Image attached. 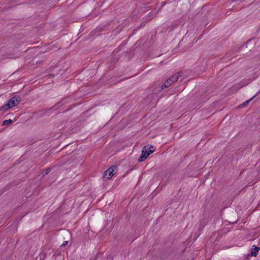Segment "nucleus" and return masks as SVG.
Returning a JSON list of instances; mask_svg holds the SVG:
<instances>
[{
    "label": "nucleus",
    "instance_id": "1",
    "mask_svg": "<svg viewBox=\"0 0 260 260\" xmlns=\"http://www.w3.org/2000/svg\"><path fill=\"white\" fill-rule=\"evenodd\" d=\"M117 172V167L115 166H113L108 169L104 173V178L107 179L111 178L114 174Z\"/></svg>",
    "mask_w": 260,
    "mask_h": 260
},
{
    "label": "nucleus",
    "instance_id": "2",
    "mask_svg": "<svg viewBox=\"0 0 260 260\" xmlns=\"http://www.w3.org/2000/svg\"><path fill=\"white\" fill-rule=\"evenodd\" d=\"M147 146H145L143 147L142 151V154L140 156V157L138 159V161L140 162H142L144 161L148 156V155H147Z\"/></svg>",
    "mask_w": 260,
    "mask_h": 260
},
{
    "label": "nucleus",
    "instance_id": "3",
    "mask_svg": "<svg viewBox=\"0 0 260 260\" xmlns=\"http://www.w3.org/2000/svg\"><path fill=\"white\" fill-rule=\"evenodd\" d=\"M183 73L182 72H178L175 74L172 75L170 78H169L171 81H172L173 83L175 82H176L179 77H180L182 75Z\"/></svg>",
    "mask_w": 260,
    "mask_h": 260
},
{
    "label": "nucleus",
    "instance_id": "4",
    "mask_svg": "<svg viewBox=\"0 0 260 260\" xmlns=\"http://www.w3.org/2000/svg\"><path fill=\"white\" fill-rule=\"evenodd\" d=\"M8 102L12 106V107L16 106L19 103V101H18L17 100V98H16V96H13L12 99H10Z\"/></svg>",
    "mask_w": 260,
    "mask_h": 260
},
{
    "label": "nucleus",
    "instance_id": "5",
    "mask_svg": "<svg viewBox=\"0 0 260 260\" xmlns=\"http://www.w3.org/2000/svg\"><path fill=\"white\" fill-rule=\"evenodd\" d=\"M259 250V247L253 245L251 249V255L252 256H256L257 255V253Z\"/></svg>",
    "mask_w": 260,
    "mask_h": 260
},
{
    "label": "nucleus",
    "instance_id": "6",
    "mask_svg": "<svg viewBox=\"0 0 260 260\" xmlns=\"http://www.w3.org/2000/svg\"><path fill=\"white\" fill-rule=\"evenodd\" d=\"M173 84L172 81H171L169 79H168L165 82L162 84L161 86V89H164L165 88L169 87L170 85Z\"/></svg>",
    "mask_w": 260,
    "mask_h": 260
},
{
    "label": "nucleus",
    "instance_id": "7",
    "mask_svg": "<svg viewBox=\"0 0 260 260\" xmlns=\"http://www.w3.org/2000/svg\"><path fill=\"white\" fill-rule=\"evenodd\" d=\"M260 92V91L257 93L256 94L253 95L251 99H249L248 100L246 101V102H244L242 105H241L239 107H244L246 106L253 99H254L259 93Z\"/></svg>",
    "mask_w": 260,
    "mask_h": 260
},
{
    "label": "nucleus",
    "instance_id": "8",
    "mask_svg": "<svg viewBox=\"0 0 260 260\" xmlns=\"http://www.w3.org/2000/svg\"><path fill=\"white\" fill-rule=\"evenodd\" d=\"M153 16L152 15H149L148 16H147L144 19V22H145V23H144L143 22L142 23V24H141V26H145V24L148 21H149L150 20H151L152 18H153Z\"/></svg>",
    "mask_w": 260,
    "mask_h": 260
},
{
    "label": "nucleus",
    "instance_id": "9",
    "mask_svg": "<svg viewBox=\"0 0 260 260\" xmlns=\"http://www.w3.org/2000/svg\"><path fill=\"white\" fill-rule=\"evenodd\" d=\"M154 151V147L153 146H150L149 147H147V155H149L151 153H152Z\"/></svg>",
    "mask_w": 260,
    "mask_h": 260
},
{
    "label": "nucleus",
    "instance_id": "10",
    "mask_svg": "<svg viewBox=\"0 0 260 260\" xmlns=\"http://www.w3.org/2000/svg\"><path fill=\"white\" fill-rule=\"evenodd\" d=\"M10 108H12V106L10 105V104L8 102L6 105H5L4 106L2 107L1 109H3L4 111H7Z\"/></svg>",
    "mask_w": 260,
    "mask_h": 260
},
{
    "label": "nucleus",
    "instance_id": "11",
    "mask_svg": "<svg viewBox=\"0 0 260 260\" xmlns=\"http://www.w3.org/2000/svg\"><path fill=\"white\" fill-rule=\"evenodd\" d=\"M10 108H12V106L10 105V104L8 102L6 105H5L4 106L2 107L1 109H3L4 111H7Z\"/></svg>",
    "mask_w": 260,
    "mask_h": 260
},
{
    "label": "nucleus",
    "instance_id": "12",
    "mask_svg": "<svg viewBox=\"0 0 260 260\" xmlns=\"http://www.w3.org/2000/svg\"><path fill=\"white\" fill-rule=\"evenodd\" d=\"M12 122L13 121L11 119L5 120L3 122V125H8Z\"/></svg>",
    "mask_w": 260,
    "mask_h": 260
},
{
    "label": "nucleus",
    "instance_id": "13",
    "mask_svg": "<svg viewBox=\"0 0 260 260\" xmlns=\"http://www.w3.org/2000/svg\"><path fill=\"white\" fill-rule=\"evenodd\" d=\"M51 168H48L46 169L45 170V173L44 175H47L48 173H49L50 172V171H51Z\"/></svg>",
    "mask_w": 260,
    "mask_h": 260
},
{
    "label": "nucleus",
    "instance_id": "14",
    "mask_svg": "<svg viewBox=\"0 0 260 260\" xmlns=\"http://www.w3.org/2000/svg\"><path fill=\"white\" fill-rule=\"evenodd\" d=\"M68 243V241H64L63 243L61 244V247L66 246Z\"/></svg>",
    "mask_w": 260,
    "mask_h": 260
}]
</instances>
